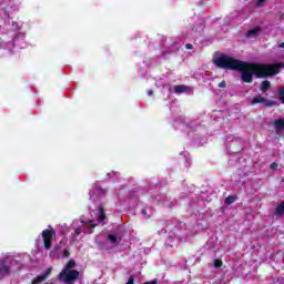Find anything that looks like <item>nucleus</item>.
Returning a JSON list of instances; mask_svg holds the SVG:
<instances>
[{"label":"nucleus","instance_id":"12","mask_svg":"<svg viewBox=\"0 0 284 284\" xmlns=\"http://www.w3.org/2000/svg\"><path fill=\"white\" fill-rule=\"evenodd\" d=\"M275 130H284V119H277L274 121Z\"/></svg>","mask_w":284,"mask_h":284},{"label":"nucleus","instance_id":"29","mask_svg":"<svg viewBox=\"0 0 284 284\" xmlns=\"http://www.w3.org/2000/svg\"><path fill=\"white\" fill-rule=\"evenodd\" d=\"M148 94H149V97H152V94H154V92L152 90H149Z\"/></svg>","mask_w":284,"mask_h":284},{"label":"nucleus","instance_id":"25","mask_svg":"<svg viewBox=\"0 0 284 284\" xmlns=\"http://www.w3.org/2000/svg\"><path fill=\"white\" fill-rule=\"evenodd\" d=\"M126 284H134V275H131L126 282Z\"/></svg>","mask_w":284,"mask_h":284},{"label":"nucleus","instance_id":"32","mask_svg":"<svg viewBox=\"0 0 284 284\" xmlns=\"http://www.w3.org/2000/svg\"><path fill=\"white\" fill-rule=\"evenodd\" d=\"M13 263H16V264H17V263H19V262L14 261Z\"/></svg>","mask_w":284,"mask_h":284},{"label":"nucleus","instance_id":"18","mask_svg":"<svg viewBox=\"0 0 284 284\" xmlns=\"http://www.w3.org/2000/svg\"><path fill=\"white\" fill-rule=\"evenodd\" d=\"M214 267H216V268L223 267V261L220 258L214 260Z\"/></svg>","mask_w":284,"mask_h":284},{"label":"nucleus","instance_id":"26","mask_svg":"<svg viewBox=\"0 0 284 284\" xmlns=\"http://www.w3.org/2000/svg\"><path fill=\"white\" fill-rule=\"evenodd\" d=\"M185 48H186V50H192L194 48V45H192V43H187V44H185Z\"/></svg>","mask_w":284,"mask_h":284},{"label":"nucleus","instance_id":"15","mask_svg":"<svg viewBox=\"0 0 284 284\" xmlns=\"http://www.w3.org/2000/svg\"><path fill=\"white\" fill-rule=\"evenodd\" d=\"M235 202H236V197L235 196L230 195V196H227L225 199L226 205H232V203H235Z\"/></svg>","mask_w":284,"mask_h":284},{"label":"nucleus","instance_id":"30","mask_svg":"<svg viewBox=\"0 0 284 284\" xmlns=\"http://www.w3.org/2000/svg\"><path fill=\"white\" fill-rule=\"evenodd\" d=\"M142 214H144V216H148V211L146 210H142Z\"/></svg>","mask_w":284,"mask_h":284},{"label":"nucleus","instance_id":"3","mask_svg":"<svg viewBox=\"0 0 284 284\" xmlns=\"http://www.w3.org/2000/svg\"><path fill=\"white\" fill-rule=\"evenodd\" d=\"M42 240H43V247L47 250L52 248V240L54 236H57V231L52 229V226L49 225V229H45L41 233Z\"/></svg>","mask_w":284,"mask_h":284},{"label":"nucleus","instance_id":"8","mask_svg":"<svg viewBox=\"0 0 284 284\" xmlns=\"http://www.w3.org/2000/svg\"><path fill=\"white\" fill-rule=\"evenodd\" d=\"M284 214V200L275 207L274 215L283 216Z\"/></svg>","mask_w":284,"mask_h":284},{"label":"nucleus","instance_id":"9","mask_svg":"<svg viewBox=\"0 0 284 284\" xmlns=\"http://www.w3.org/2000/svg\"><path fill=\"white\" fill-rule=\"evenodd\" d=\"M270 88H272V82L264 80L261 83V91L262 92H267L270 90Z\"/></svg>","mask_w":284,"mask_h":284},{"label":"nucleus","instance_id":"19","mask_svg":"<svg viewBox=\"0 0 284 284\" xmlns=\"http://www.w3.org/2000/svg\"><path fill=\"white\" fill-rule=\"evenodd\" d=\"M50 258H59V255L57 254V251H54V248H52L49 253Z\"/></svg>","mask_w":284,"mask_h":284},{"label":"nucleus","instance_id":"13","mask_svg":"<svg viewBox=\"0 0 284 284\" xmlns=\"http://www.w3.org/2000/svg\"><path fill=\"white\" fill-rule=\"evenodd\" d=\"M74 267H77V262L74 260H70L62 270L72 271Z\"/></svg>","mask_w":284,"mask_h":284},{"label":"nucleus","instance_id":"10","mask_svg":"<svg viewBox=\"0 0 284 284\" xmlns=\"http://www.w3.org/2000/svg\"><path fill=\"white\" fill-rule=\"evenodd\" d=\"M189 88L186 85H183V84H179V85H175L174 87V92L176 94H181L183 92H187Z\"/></svg>","mask_w":284,"mask_h":284},{"label":"nucleus","instance_id":"24","mask_svg":"<svg viewBox=\"0 0 284 284\" xmlns=\"http://www.w3.org/2000/svg\"><path fill=\"white\" fill-rule=\"evenodd\" d=\"M226 82H225V80H223L222 82H220L219 84H217V88H226Z\"/></svg>","mask_w":284,"mask_h":284},{"label":"nucleus","instance_id":"6","mask_svg":"<svg viewBox=\"0 0 284 284\" xmlns=\"http://www.w3.org/2000/svg\"><path fill=\"white\" fill-rule=\"evenodd\" d=\"M93 194H95V196H105V194H108V190L99 186L98 184H93Z\"/></svg>","mask_w":284,"mask_h":284},{"label":"nucleus","instance_id":"31","mask_svg":"<svg viewBox=\"0 0 284 284\" xmlns=\"http://www.w3.org/2000/svg\"><path fill=\"white\" fill-rule=\"evenodd\" d=\"M278 48H284V42H281V43L278 44Z\"/></svg>","mask_w":284,"mask_h":284},{"label":"nucleus","instance_id":"17","mask_svg":"<svg viewBox=\"0 0 284 284\" xmlns=\"http://www.w3.org/2000/svg\"><path fill=\"white\" fill-rule=\"evenodd\" d=\"M108 241H110L113 245L116 244V235L109 234L108 235Z\"/></svg>","mask_w":284,"mask_h":284},{"label":"nucleus","instance_id":"5","mask_svg":"<svg viewBox=\"0 0 284 284\" xmlns=\"http://www.w3.org/2000/svg\"><path fill=\"white\" fill-rule=\"evenodd\" d=\"M52 274V267H49L43 274L38 275L36 278L32 280L31 284H39L43 283Z\"/></svg>","mask_w":284,"mask_h":284},{"label":"nucleus","instance_id":"14","mask_svg":"<svg viewBox=\"0 0 284 284\" xmlns=\"http://www.w3.org/2000/svg\"><path fill=\"white\" fill-rule=\"evenodd\" d=\"M277 99L278 101H282L283 105H284V85L280 87L277 89Z\"/></svg>","mask_w":284,"mask_h":284},{"label":"nucleus","instance_id":"28","mask_svg":"<svg viewBox=\"0 0 284 284\" xmlns=\"http://www.w3.org/2000/svg\"><path fill=\"white\" fill-rule=\"evenodd\" d=\"M59 250H61V245H59V244L53 247L54 252H59Z\"/></svg>","mask_w":284,"mask_h":284},{"label":"nucleus","instance_id":"11","mask_svg":"<svg viewBox=\"0 0 284 284\" xmlns=\"http://www.w3.org/2000/svg\"><path fill=\"white\" fill-rule=\"evenodd\" d=\"M99 212H100V215L98 216V222L103 223V221H105L106 219L105 209L103 206H99Z\"/></svg>","mask_w":284,"mask_h":284},{"label":"nucleus","instance_id":"22","mask_svg":"<svg viewBox=\"0 0 284 284\" xmlns=\"http://www.w3.org/2000/svg\"><path fill=\"white\" fill-rule=\"evenodd\" d=\"M63 256H64V258H70V250L65 248L63 251Z\"/></svg>","mask_w":284,"mask_h":284},{"label":"nucleus","instance_id":"21","mask_svg":"<svg viewBox=\"0 0 284 284\" xmlns=\"http://www.w3.org/2000/svg\"><path fill=\"white\" fill-rule=\"evenodd\" d=\"M265 1H267V0H257V2L255 3V8H261V6H263V3H265Z\"/></svg>","mask_w":284,"mask_h":284},{"label":"nucleus","instance_id":"20","mask_svg":"<svg viewBox=\"0 0 284 284\" xmlns=\"http://www.w3.org/2000/svg\"><path fill=\"white\" fill-rule=\"evenodd\" d=\"M88 227H90L91 230H94V227H97V224L93 221H89L87 222Z\"/></svg>","mask_w":284,"mask_h":284},{"label":"nucleus","instance_id":"1","mask_svg":"<svg viewBox=\"0 0 284 284\" xmlns=\"http://www.w3.org/2000/svg\"><path fill=\"white\" fill-rule=\"evenodd\" d=\"M213 63L220 70L241 72V79L243 83H252V81H254V75L256 79L276 77V74L281 72V68H283V64L281 63L265 64L245 62L225 53L215 54L213 57Z\"/></svg>","mask_w":284,"mask_h":284},{"label":"nucleus","instance_id":"27","mask_svg":"<svg viewBox=\"0 0 284 284\" xmlns=\"http://www.w3.org/2000/svg\"><path fill=\"white\" fill-rule=\"evenodd\" d=\"M276 168H278V164H276V163L273 162V163L271 164V170H276Z\"/></svg>","mask_w":284,"mask_h":284},{"label":"nucleus","instance_id":"16","mask_svg":"<svg viewBox=\"0 0 284 284\" xmlns=\"http://www.w3.org/2000/svg\"><path fill=\"white\" fill-rule=\"evenodd\" d=\"M258 34V29H251L247 31V37H256Z\"/></svg>","mask_w":284,"mask_h":284},{"label":"nucleus","instance_id":"2","mask_svg":"<svg viewBox=\"0 0 284 284\" xmlns=\"http://www.w3.org/2000/svg\"><path fill=\"white\" fill-rule=\"evenodd\" d=\"M79 275L80 273L78 270L68 271L67 268V270H62L58 274V280H60L61 283L72 284V283H75V281H79Z\"/></svg>","mask_w":284,"mask_h":284},{"label":"nucleus","instance_id":"7","mask_svg":"<svg viewBox=\"0 0 284 284\" xmlns=\"http://www.w3.org/2000/svg\"><path fill=\"white\" fill-rule=\"evenodd\" d=\"M12 272V267L6 265V263H2L0 266V276L3 278V276H10Z\"/></svg>","mask_w":284,"mask_h":284},{"label":"nucleus","instance_id":"4","mask_svg":"<svg viewBox=\"0 0 284 284\" xmlns=\"http://www.w3.org/2000/svg\"><path fill=\"white\" fill-rule=\"evenodd\" d=\"M256 103H263L265 105V108H274V106H278V103L274 100H267L265 99L263 95L258 94L255 95L252 101H251V105H256Z\"/></svg>","mask_w":284,"mask_h":284},{"label":"nucleus","instance_id":"23","mask_svg":"<svg viewBox=\"0 0 284 284\" xmlns=\"http://www.w3.org/2000/svg\"><path fill=\"white\" fill-rule=\"evenodd\" d=\"M81 234V227H77L75 230H74V233H73V236H79Z\"/></svg>","mask_w":284,"mask_h":284}]
</instances>
